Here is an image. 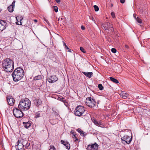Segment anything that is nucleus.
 <instances>
[{
	"instance_id": "nucleus-45",
	"label": "nucleus",
	"mask_w": 150,
	"mask_h": 150,
	"mask_svg": "<svg viewBox=\"0 0 150 150\" xmlns=\"http://www.w3.org/2000/svg\"><path fill=\"white\" fill-rule=\"evenodd\" d=\"M34 21L35 22V23H36V22H37L38 21H37V20H36V19H35V20H34Z\"/></svg>"
},
{
	"instance_id": "nucleus-14",
	"label": "nucleus",
	"mask_w": 150,
	"mask_h": 150,
	"mask_svg": "<svg viewBox=\"0 0 150 150\" xmlns=\"http://www.w3.org/2000/svg\"><path fill=\"white\" fill-rule=\"evenodd\" d=\"M7 101L8 104L11 106L15 102L14 99L11 96H8L7 98Z\"/></svg>"
},
{
	"instance_id": "nucleus-28",
	"label": "nucleus",
	"mask_w": 150,
	"mask_h": 150,
	"mask_svg": "<svg viewBox=\"0 0 150 150\" xmlns=\"http://www.w3.org/2000/svg\"><path fill=\"white\" fill-rule=\"evenodd\" d=\"M53 8L54 9V10L55 11V12H57L58 10V7L56 6H53Z\"/></svg>"
},
{
	"instance_id": "nucleus-15",
	"label": "nucleus",
	"mask_w": 150,
	"mask_h": 150,
	"mask_svg": "<svg viewBox=\"0 0 150 150\" xmlns=\"http://www.w3.org/2000/svg\"><path fill=\"white\" fill-rule=\"evenodd\" d=\"M120 96L126 99L128 97L129 95L127 93L125 92V91H122L120 94Z\"/></svg>"
},
{
	"instance_id": "nucleus-6",
	"label": "nucleus",
	"mask_w": 150,
	"mask_h": 150,
	"mask_svg": "<svg viewBox=\"0 0 150 150\" xmlns=\"http://www.w3.org/2000/svg\"><path fill=\"white\" fill-rule=\"evenodd\" d=\"M22 110L18 108H14L13 109V114L15 117L17 118H20L23 116V113L22 112Z\"/></svg>"
},
{
	"instance_id": "nucleus-34",
	"label": "nucleus",
	"mask_w": 150,
	"mask_h": 150,
	"mask_svg": "<svg viewBox=\"0 0 150 150\" xmlns=\"http://www.w3.org/2000/svg\"><path fill=\"white\" fill-rule=\"evenodd\" d=\"M111 14L112 17L113 18H115V14L114 12H111Z\"/></svg>"
},
{
	"instance_id": "nucleus-23",
	"label": "nucleus",
	"mask_w": 150,
	"mask_h": 150,
	"mask_svg": "<svg viewBox=\"0 0 150 150\" xmlns=\"http://www.w3.org/2000/svg\"><path fill=\"white\" fill-rule=\"evenodd\" d=\"M40 112H36L35 118H38L40 117Z\"/></svg>"
},
{
	"instance_id": "nucleus-16",
	"label": "nucleus",
	"mask_w": 150,
	"mask_h": 150,
	"mask_svg": "<svg viewBox=\"0 0 150 150\" xmlns=\"http://www.w3.org/2000/svg\"><path fill=\"white\" fill-rule=\"evenodd\" d=\"M34 103L36 106H39L42 104L41 100L38 99L36 98L34 100Z\"/></svg>"
},
{
	"instance_id": "nucleus-39",
	"label": "nucleus",
	"mask_w": 150,
	"mask_h": 150,
	"mask_svg": "<svg viewBox=\"0 0 150 150\" xmlns=\"http://www.w3.org/2000/svg\"><path fill=\"white\" fill-rule=\"evenodd\" d=\"M120 2L121 3H125V0H120Z\"/></svg>"
},
{
	"instance_id": "nucleus-25",
	"label": "nucleus",
	"mask_w": 150,
	"mask_h": 150,
	"mask_svg": "<svg viewBox=\"0 0 150 150\" xmlns=\"http://www.w3.org/2000/svg\"><path fill=\"white\" fill-rule=\"evenodd\" d=\"M64 145L66 146L67 148L68 149H70V144L68 142H66V143L64 144Z\"/></svg>"
},
{
	"instance_id": "nucleus-11",
	"label": "nucleus",
	"mask_w": 150,
	"mask_h": 150,
	"mask_svg": "<svg viewBox=\"0 0 150 150\" xmlns=\"http://www.w3.org/2000/svg\"><path fill=\"white\" fill-rule=\"evenodd\" d=\"M48 82L50 83H54L58 79L57 78L55 75L51 76L47 78Z\"/></svg>"
},
{
	"instance_id": "nucleus-4",
	"label": "nucleus",
	"mask_w": 150,
	"mask_h": 150,
	"mask_svg": "<svg viewBox=\"0 0 150 150\" xmlns=\"http://www.w3.org/2000/svg\"><path fill=\"white\" fill-rule=\"evenodd\" d=\"M85 111V109L83 106L81 105L78 106L75 109L74 114L76 116L79 117L83 116Z\"/></svg>"
},
{
	"instance_id": "nucleus-19",
	"label": "nucleus",
	"mask_w": 150,
	"mask_h": 150,
	"mask_svg": "<svg viewBox=\"0 0 150 150\" xmlns=\"http://www.w3.org/2000/svg\"><path fill=\"white\" fill-rule=\"evenodd\" d=\"M43 78V76L42 75H38L34 78V79L35 80H38L42 79Z\"/></svg>"
},
{
	"instance_id": "nucleus-10",
	"label": "nucleus",
	"mask_w": 150,
	"mask_h": 150,
	"mask_svg": "<svg viewBox=\"0 0 150 150\" xmlns=\"http://www.w3.org/2000/svg\"><path fill=\"white\" fill-rule=\"evenodd\" d=\"M98 145L96 143L88 145L86 148L87 150H97L98 149Z\"/></svg>"
},
{
	"instance_id": "nucleus-37",
	"label": "nucleus",
	"mask_w": 150,
	"mask_h": 150,
	"mask_svg": "<svg viewBox=\"0 0 150 150\" xmlns=\"http://www.w3.org/2000/svg\"><path fill=\"white\" fill-rule=\"evenodd\" d=\"M66 142H65L64 141L62 140L61 141V143L64 144H64L66 143Z\"/></svg>"
},
{
	"instance_id": "nucleus-48",
	"label": "nucleus",
	"mask_w": 150,
	"mask_h": 150,
	"mask_svg": "<svg viewBox=\"0 0 150 150\" xmlns=\"http://www.w3.org/2000/svg\"><path fill=\"white\" fill-rule=\"evenodd\" d=\"M59 19H58V21H59Z\"/></svg>"
},
{
	"instance_id": "nucleus-29",
	"label": "nucleus",
	"mask_w": 150,
	"mask_h": 150,
	"mask_svg": "<svg viewBox=\"0 0 150 150\" xmlns=\"http://www.w3.org/2000/svg\"><path fill=\"white\" fill-rule=\"evenodd\" d=\"M136 20L139 23H142V20L138 17L137 18Z\"/></svg>"
},
{
	"instance_id": "nucleus-35",
	"label": "nucleus",
	"mask_w": 150,
	"mask_h": 150,
	"mask_svg": "<svg viewBox=\"0 0 150 150\" xmlns=\"http://www.w3.org/2000/svg\"><path fill=\"white\" fill-rule=\"evenodd\" d=\"M15 0L13 1L12 4L11 5V6H12L13 7H14L15 6Z\"/></svg>"
},
{
	"instance_id": "nucleus-42",
	"label": "nucleus",
	"mask_w": 150,
	"mask_h": 150,
	"mask_svg": "<svg viewBox=\"0 0 150 150\" xmlns=\"http://www.w3.org/2000/svg\"><path fill=\"white\" fill-rule=\"evenodd\" d=\"M55 1L57 3H59L60 1V0H55Z\"/></svg>"
},
{
	"instance_id": "nucleus-18",
	"label": "nucleus",
	"mask_w": 150,
	"mask_h": 150,
	"mask_svg": "<svg viewBox=\"0 0 150 150\" xmlns=\"http://www.w3.org/2000/svg\"><path fill=\"white\" fill-rule=\"evenodd\" d=\"M23 124L24 127L26 128H28L31 125V123L30 122H23Z\"/></svg>"
},
{
	"instance_id": "nucleus-31",
	"label": "nucleus",
	"mask_w": 150,
	"mask_h": 150,
	"mask_svg": "<svg viewBox=\"0 0 150 150\" xmlns=\"http://www.w3.org/2000/svg\"><path fill=\"white\" fill-rule=\"evenodd\" d=\"M16 19H17V21H18V20H19L20 21V24H21V20L23 18H22L21 17L20 18H19V17L18 16L16 17Z\"/></svg>"
},
{
	"instance_id": "nucleus-40",
	"label": "nucleus",
	"mask_w": 150,
	"mask_h": 150,
	"mask_svg": "<svg viewBox=\"0 0 150 150\" xmlns=\"http://www.w3.org/2000/svg\"><path fill=\"white\" fill-rule=\"evenodd\" d=\"M44 21L48 24H49V23L48 21L46 20V19H44Z\"/></svg>"
},
{
	"instance_id": "nucleus-2",
	"label": "nucleus",
	"mask_w": 150,
	"mask_h": 150,
	"mask_svg": "<svg viewBox=\"0 0 150 150\" xmlns=\"http://www.w3.org/2000/svg\"><path fill=\"white\" fill-rule=\"evenodd\" d=\"M24 71L23 69L19 67L16 69L12 74L13 80L16 81L20 80L23 77Z\"/></svg>"
},
{
	"instance_id": "nucleus-5",
	"label": "nucleus",
	"mask_w": 150,
	"mask_h": 150,
	"mask_svg": "<svg viewBox=\"0 0 150 150\" xmlns=\"http://www.w3.org/2000/svg\"><path fill=\"white\" fill-rule=\"evenodd\" d=\"M86 103L87 105L91 108L94 107L96 104L95 100L91 97L86 98Z\"/></svg>"
},
{
	"instance_id": "nucleus-3",
	"label": "nucleus",
	"mask_w": 150,
	"mask_h": 150,
	"mask_svg": "<svg viewBox=\"0 0 150 150\" xmlns=\"http://www.w3.org/2000/svg\"><path fill=\"white\" fill-rule=\"evenodd\" d=\"M31 103L30 100L28 98L21 100L18 105V108L23 111H26L30 108Z\"/></svg>"
},
{
	"instance_id": "nucleus-38",
	"label": "nucleus",
	"mask_w": 150,
	"mask_h": 150,
	"mask_svg": "<svg viewBox=\"0 0 150 150\" xmlns=\"http://www.w3.org/2000/svg\"><path fill=\"white\" fill-rule=\"evenodd\" d=\"M73 138H74L75 139V141H76L78 140V139L77 138V137L76 136V135H75V136H74L73 137Z\"/></svg>"
},
{
	"instance_id": "nucleus-32",
	"label": "nucleus",
	"mask_w": 150,
	"mask_h": 150,
	"mask_svg": "<svg viewBox=\"0 0 150 150\" xmlns=\"http://www.w3.org/2000/svg\"><path fill=\"white\" fill-rule=\"evenodd\" d=\"M111 51L114 53H115L117 51L115 49L113 48L111 49Z\"/></svg>"
},
{
	"instance_id": "nucleus-49",
	"label": "nucleus",
	"mask_w": 150,
	"mask_h": 150,
	"mask_svg": "<svg viewBox=\"0 0 150 150\" xmlns=\"http://www.w3.org/2000/svg\"><path fill=\"white\" fill-rule=\"evenodd\" d=\"M17 22H16V24H17Z\"/></svg>"
},
{
	"instance_id": "nucleus-43",
	"label": "nucleus",
	"mask_w": 150,
	"mask_h": 150,
	"mask_svg": "<svg viewBox=\"0 0 150 150\" xmlns=\"http://www.w3.org/2000/svg\"><path fill=\"white\" fill-rule=\"evenodd\" d=\"M65 47V48L66 49H69V48L66 45H65V46H64Z\"/></svg>"
},
{
	"instance_id": "nucleus-1",
	"label": "nucleus",
	"mask_w": 150,
	"mask_h": 150,
	"mask_svg": "<svg viewBox=\"0 0 150 150\" xmlns=\"http://www.w3.org/2000/svg\"><path fill=\"white\" fill-rule=\"evenodd\" d=\"M2 67L5 71L7 72H12L14 67L13 61L9 58L5 59L2 61Z\"/></svg>"
},
{
	"instance_id": "nucleus-24",
	"label": "nucleus",
	"mask_w": 150,
	"mask_h": 150,
	"mask_svg": "<svg viewBox=\"0 0 150 150\" xmlns=\"http://www.w3.org/2000/svg\"><path fill=\"white\" fill-rule=\"evenodd\" d=\"M25 142V145H24V148H25V149H28V147L29 146H30V143H26V142Z\"/></svg>"
},
{
	"instance_id": "nucleus-46",
	"label": "nucleus",
	"mask_w": 150,
	"mask_h": 150,
	"mask_svg": "<svg viewBox=\"0 0 150 150\" xmlns=\"http://www.w3.org/2000/svg\"><path fill=\"white\" fill-rule=\"evenodd\" d=\"M63 45L64 46H65V45H66V43L64 41L63 42Z\"/></svg>"
},
{
	"instance_id": "nucleus-41",
	"label": "nucleus",
	"mask_w": 150,
	"mask_h": 150,
	"mask_svg": "<svg viewBox=\"0 0 150 150\" xmlns=\"http://www.w3.org/2000/svg\"><path fill=\"white\" fill-rule=\"evenodd\" d=\"M81 28L82 30H84L85 29V28L84 26L82 25L81 26Z\"/></svg>"
},
{
	"instance_id": "nucleus-33",
	"label": "nucleus",
	"mask_w": 150,
	"mask_h": 150,
	"mask_svg": "<svg viewBox=\"0 0 150 150\" xmlns=\"http://www.w3.org/2000/svg\"><path fill=\"white\" fill-rule=\"evenodd\" d=\"M71 133L73 134L74 136H75V135H76L75 132H74V131L72 130L71 131Z\"/></svg>"
},
{
	"instance_id": "nucleus-36",
	"label": "nucleus",
	"mask_w": 150,
	"mask_h": 150,
	"mask_svg": "<svg viewBox=\"0 0 150 150\" xmlns=\"http://www.w3.org/2000/svg\"><path fill=\"white\" fill-rule=\"evenodd\" d=\"M49 150H56V149L54 147V146H53Z\"/></svg>"
},
{
	"instance_id": "nucleus-17",
	"label": "nucleus",
	"mask_w": 150,
	"mask_h": 150,
	"mask_svg": "<svg viewBox=\"0 0 150 150\" xmlns=\"http://www.w3.org/2000/svg\"><path fill=\"white\" fill-rule=\"evenodd\" d=\"M82 73H83L86 76L90 78L93 75V73L92 72H86L84 71H82Z\"/></svg>"
},
{
	"instance_id": "nucleus-27",
	"label": "nucleus",
	"mask_w": 150,
	"mask_h": 150,
	"mask_svg": "<svg viewBox=\"0 0 150 150\" xmlns=\"http://www.w3.org/2000/svg\"><path fill=\"white\" fill-rule=\"evenodd\" d=\"M93 7L96 11H98L99 8L96 5H94Z\"/></svg>"
},
{
	"instance_id": "nucleus-44",
	"label": "nucleus",
	"mask_w": 150,
	"mask_h": 150,
	"mask_svg": "<svg viewBox=\"0 0 150 150\" xmlns=\"http://www.w3.org/2000/svg\"><path fill=\"white\" fill-rule=\"evenodd\" d=\"M67 50H68V52H71V49H70L69 48V49H68Z\"/></svg>"
},
{
	"instance_id": "nucleus-26",
	"label": "nucleus",
	"mask_w": 150,
	"mask_h": 150,
	"mask_svg": "<svg viewBox=\"0 0 150 150\" xmlns=\"http://www.w3.org/2000/svg\"><path fill=\"white\" fill-rule=\"evenodd\" d=\"M98 87L100 90H102L103 89V87L101 84H99L98 85Z\"/></svg>"
},
{
	"instance_id": "nucleus-22",
	"label": "nucleus",
	"mask_w": 150,
	"mask_h": 150,
	"mask_svg": "<svg viewBox=\"0 0 150 150\" xmlns=\"http://www.w3.org/2000/svg\"><path fill=\"white\" fill-rule=\"evenodd\" d=\"M8 10L9 12H12L13 11V7L12 6H10L8 7Z\"/></svg>"
},
{
	"instance_id": "nucleus-30",
	"label": "nucleus",
	"mask_w": 150,
	"mask_h": 150,
	"mask_svg": "<svg viewBox=\"0 0 150 150\" xmlns=\"http://www.w3.org/2000/svg\"><path fill=\"white\" fill-rule=\"evenodd\" d=\"M80 50L84 53H85L86 52V51L82 47H80Z\"/></svg>"
},
{
	"instance_id": "nucleus-9",
	"label": "nucleus",
	"mask_w": 150,
	"mask_h": 150,
	"mask_svg": "<svg viewBox=\"0 0 150 150\" xmlns=\"http://www.w3.org/2000/svg\"><path fill=\"white\" fill-rule=\"evenodd\" d=\"M102 28L105 30H108L112 31H114L112 26L110 23L107 22L103 25Z\"/></svg>"
},
{
	"instance_id": "nucleus-47",
	"label": "nucleus",
	"mask_w": 150,
	"mask_h": 150,
	"mask_svg": "<svg viewBox=\"0 0 150 150\" xmlns=\"http://www.w3.org/2000/svg\"><path fill=\"white\" fill-rule=\"evenodd\" d=\"M134 17L136 18H136H136V16H134Z\"/></svg>"
},
{
	"instance_id": "nucleus-20",
	"label": "nucleus",
	"mask_w": 150,
	"mask_h": 150,
	"mask_svg": "<svg viewBox=\"0 0 150 150\" xmlns=\"http://www.w3.org/2000/svg\"><path fill=\"white\" fill-rule=\"evenodd\" d=\"M110 79L111 81L114 82L115 83H119L118 81L116 79L112 77H110Z\"/></svg>"
},
{
	"instance_id": "nucleus-12",
	"label": "nucleus",
	"mask_w": 150,
	"mask_h": 150,
	"mask_svg": "<svg viewBox=\"0 0 150 150\" xmlns=\"http://www.w3.org/2000/svg\"><path fill=\"white\" fill-rule=\"evenodd\" d=\"M6 23L3 20H0V31H2L6 28Z\"/></svg>"
},
{
	"instance_id": "nucleus-21",
	"label": "nucleus",
	"mask_w": 150,
	"mask_h": 150,
	"mask_svg": "<svg viewBox=\"0 0 150 150\" xmlns=\"http://www.w3.org/2000/svg\"><path fill=\"white\" fill-rule=\"evenodd\" d=\"M77 131L80 133V135L81 136H84V134L85 132L82 131L80 129H77Z\"/></svg>"
},
{
	"instance_id": "nucleus-7",
	"label": "nucleus",
	"mask_w": 150,
	"mask_h": 150,
	"mask_svg": "<svg viewBox=\"0 0 150 150\" xmlns=\"http://www.w3.org/2000/svg\"><path fill=\"white\" fill-rule=\"evenodd\" d=\"M25 141H24L23 139L19 140L15 146L16 149H17L18 150L24 149V144H25Z\"/></svg>"
},
{
	"instance_id": "nucleus-8",
	"label": "nucleus",
	"mask_w": 150,
	"mask_h": 150,
	"mask_svg": "<svg viewBox=\"0 0 150 150\" xmlns=\"http://www.w3.org/2000/svg\"><path fill=\"white\" fill-rule=\"evenodd\" d=\"M121 139L122 141V143L125 144V143L128 144H129L132 140V137L127 135H125L123 137H122Z\"/></svg>"
},
{
	"instance_id": "nucleus-13",
	"label": "nucleus",
	"mask_w": 150,
	"mask_h": 150,
	"mask_svg": "<svg viewBox=\"0 0 150 150\" xmlns=\"http://www.w3.org/2000/svg\"><path fill=\"white\" fill-rule=\"evenodd\" d=\"M93 122L94 123V124L97 126H99L101 127H105V125H104V124L100 122H98L96 120L94 119L93 120Z\"/></svg>"
}]
</instances>
